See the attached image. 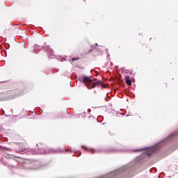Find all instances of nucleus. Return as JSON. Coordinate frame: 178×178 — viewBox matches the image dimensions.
Masks as SVG:
<instances>
[{
    "mask_svg": "<svg viewBox=\"0 0 178 178\" xmlns=\"http://www.w3.org/2000/svg\"><path fill=\"white\" fill-rule=\"evenodd\" d=\"M175 136H177V134H172L171 135L169 136V137L167 138V140H170L175 137Z\"/></svg>",
    "mask_w": 178,
    "mask_h": 178,
    "instance_id": "10",
    "label": "nucleus"
},
{
    "mask_svg": "<svg viewBox=\"0 0 178 178\" xmlns=\"http://www.w3.org/2000/svg\"><path fill=\"white\" fill-rule=\"evenodd\" d=\"M156 149V147H149L148 149H147V155H148V156H151L152 155V154H154V152H155Z\"/></svg>",
    "mask_w": 178,
    "mask_h": 178,
    "instance_id": "6",
    "label": "nucleus"
},
{
    "mask_svg": "<svg viewBox=\"0 0 178 178\" xmlns=\"http://www.w3.org/2000/svg\"><path fill=\"white\" fill-rule=\"evenodd\" d=\"M82 148H83V149H86V151H90L92 154H98V153L101 152V150H99V149H91L90 150V149L86 147L85 146H82Z\"/></svg>",
    "mask_w": 178,
    "mask_h": 178,
    "instance_id": "5",
    "label": "nucleus"
},
{
    "mask_svg": "<svg viewBox=\"0 0 178 178\" xmlns=\"http://www.w3.org/2000/svg\"><path fill=\"white\" fill-rule=\"evenodd\" d=\"M144 149H140V151H143V150H144Z\"/></svg>",
    "mask_w": 178,
    "mask_h": 178,
    "instance_id": "12",
    "label": "nucleus"
},
{
    "mask_svg": "<svg viewBox=\"0 0 178 178\" xmlns=\"http://www.w3.org/2000/svg\"><path fill=\"white\" fill-rule=\"evenodd\" d=\"M51 153H52V150L44 149L42 147H39V152H38V154H40L41 155H45V154Z\"/></svg>",
    "mask_w": 178,
    "mask_h": 178,
    "instance_id": "4",
    "label": "nucleus"
},
{
    "mask_svg": "<svg viewBox=\"0 0 178 178\" xmlns=\"http://www.w3.org/2000/svg\"><path fill=\"white\" fill-rule=\"evenodd\" d=\"M79 81H81V83H83L88 88H90V87H88V84H90V81L92 82V79L88 76H83L79 78Z\"/></svg>",
    "mask_w": 178,
    "mask_h": 178,
    "instance_id": "2",
    "label": "nucleus"
},
{
    "mask_svg": "<svg viewBox=\"0 0 178 178\" xmlns=\"http://www.w3.org/2000/svg\"><path fill=\"white\" fill-rule=\"evenodd\" d=\"M74 60H79V58L72 59V62H74Z\"/></svg>",
    "mask_w": 178,
    "mask_h": 178,
    "instance_id": "11",
    "label": "nucleus"
},
{
    "mask_svg": "<svg viewBox=\"0 0 178 178\" xmlns=\"http://www.w3.org/2000/svg\"><path fill=\"white\" fill-rule=\"evenodd\" d=\"M44 49L47 51V54L49 56H55V53H54V50L51 49V47L49 46L44 47Z\"/></svg>",
    "mask_w": 178,
    "mask_h": 178,
    "instance_id": "3",
    "label": "nucleus"
},
{
    "mask_svg": "<svg viewBox=\"0 0 178 178\" xmlns=\"http://www.w3.org/2000/svg\"><path fill=\"white\" fill-rule=\"evenodd\" d=\"M38 165V163H30V162H25L23 163V168L24 169H38V167H36L35 165Z\"/></svg>",
    "mask_w": 178,
    "mask_h": 178,
    "instance_id": "1",
    "label": "nucleus"
},
{
    "mask_svg": "<svg viewBox=\"0 0 178 178\" xmlns=\"http://www.w3.org/2000/svg\"><path fill=\"white\" fill-rule=\"evenodd\" d=\"M37 147H38V144H37Z\"/></svg>",
    "mask_w": 178,
    "mask_h": 178,
    "instance_id": "13",
    "label": "nucleus"
},
{
    "mask_svg": "<svg viewBox=\"0 0 178 178\" xmlns=\"http://www.w3.org/2000/svg\"><path fill=\"white\" fill-rule=\"evenodd\" d=\"M125 80L127 86H131V80H130V76H125Z\"/></svg>",
    "mask_w": 178,
    "mask_h": 178,
    "instance_id": "8",
    "label": "nucleus"
},
{
    "mask_svg": "<svg viewBox=\"0 0 178 178\" xmlns=\"http://www.w3.org/2000/svg\"><path fill=\"white\" fill-rule=\"evenodd\" d=\"M27 149H29V148L23 147V145H22V146L19 147V151H20V152H27Z\"/></svg>",
    "mask_w": 178,
    "mask_h": 178,
    "instance_id": "9",
    "label": "nucleus"
},
{
    "mask_svg": "<svg viewBox=\"0 0 178 178\" xmlns=\"http://www.w3.org/2000/svg\"><path fill=\"white\" fill-rule=\"evenodd\" d=\"M90 84H92L91 88H94L95 86H102V82L101 81H98L97 82H95L92 80V82H90Z\"/></svg>",
    "mask_w": 178,
    "mask_h": 178,
    "instance_id": "7",
    "label": "nucleus"
}]
</instances>
